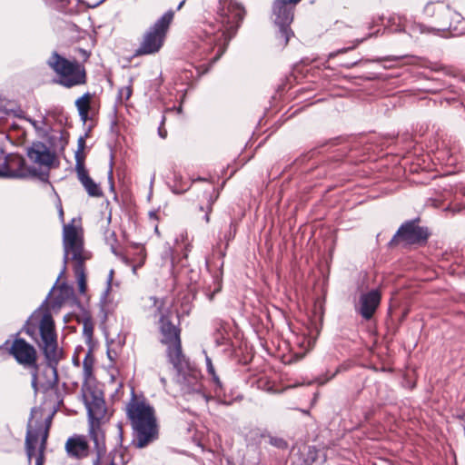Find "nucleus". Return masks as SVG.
I'll list each match as a JSON object with an SVG mask.
<instances>
[{"label":"nucleus","mask_w":465,"mask_h":465,"mask_svg":"<svg viewBox=\"0 0 465 465\" xmlns=\"http://www.w3.org/2000/svg\"><path fill=\"white\" fill-rule=\"evenodd\" d=\"M63 247L64 267L54 285L41 305L31 313L21 329V332H25L38 345L45 357V367L51 372V378L47 381V388H53L57 384V367L64 358L63 350L58 346L55 324L48 307V300L59 279L64 273L69 259L74 262V272L78 283L79 292L84 293L86 291L84 262L90 259V253L84 249L83 240L73 224L64 226Z\"/></svg>","instance_id":"nucleus-1"},{"label":"nucleus","mask_w":465,"mask_h":465,"mask_svg":"<svg viewBox=\"0 0 465 465\" xmlns=\"http://www.w3.org/2000/svg\"><path fill=\"white\" fill-rule=\"evenodd\" d=\"M151 306L154 309L153 316L159 317L158 325L161 342L167 346L169 362L176 371V382L187 400H196L207 403L209 397L203 391L199 371L192 367L182 351L180 328L172 318L169 309L163 307V301L154 296L149 297Z\"/></svg>","instance_id":"nucleus-2"},{"label":"nucleus","mask_w":465,"mask_h":465,"mask_svg":"<svg viewBox=\"0 0 465 465\" xmlns=\"http://www.w3.org/2000/svg\"><path fill=\"white\" fill-rule=\"evenodd\" d=\"M245 10L242 5L236 0H219L217 7L218 27L209 25L205 29V43L211 51L216 53L210 59V63L197 68L199 74H206L212 65L216 63L226 52L230 41L236 35L244 18Z\"/></svg>","instance_id":"nucleus-3"},{"label":"nucleus","mask_w":465,"mask_h":465,"mask_svg":"<svg viewBox=\"0 0 465 465\" xmlns=\"http://www.w3.org/2000/svg\"><path fill=\"white\" fill-rule=\"evenodd\" d=\"M126 413L133 429V444L136 448L143 449L157 439L158 430L152 406L144 401H132Z\"/></svg>","instance_id":"nucleus-4"},{"label":"nucleus","mask_w":465,"mask_h":465,"mask_svg":"<svg viewBox=\"0 0 465 465\" xmlns=\"http://www.w3.org/2000/svg\"><path fill=\"white\" fill-rule=\"evenodd\" d=\"M46 64L57 76L54 82L64 88H73L86 84L85 68L76 59H67L57 51H53L46 60Z\"/></svg>","instance_id":"nucleus-5"},{"label":"nucleus","mask_w":465,"mask_h":465,"mask_svg":"<svg viewBox=\"0 0 465 465\" xmlns=\"http://www.w3.org/2000/svg\"><path fill=\"white\" fill-rule=\"evenodd\" d=\"M38 412L36 408L31 410V417L27 425V431L25 436V453L27 457L28 465H44L45 462V450L46 448V440L48 437L49 427L52 422L54 412L45 420V428L41 435V442L36 450V445L39 438V430H33L31 427V420L35 414Z\"/></svg>","instance_id":"nucleus-6"},{"label":"nucleus","mask_w":465,"mask_h":465,"mask_svg":"<svg viewBox=\"0 0 465 465\" xmlns=\"http://www.w3.org/2000/svg\"><path fill=\"white\" fill-rule=\"evenodd\" d=\"M173 17L172 11L166 12L146 31L135 55L153 54L162 48Z\"/></svg>","instance_id":"nucleus-7"},{"label":"nucleus","mask_w":465,"mask_h":465,"mask_svg":"<svg viewBox=\"0 0 465 465\" xmlns=\"http://www.w3.org/2000/svg\"><path fill=\"white\" fill-rule=\"evenodd\" d=\"M301 0H275L272 6V12L275 16L274 23L278 27L276 39L278 45L284 48L293 36V32L290 27L293 20V10L295 5Z\"/></svg>","instance_id":"nucleus-8"},{"label":"nucleus","mask_w":465,"mask_h":465,"mask_svg":"<svg viewBox=\"0 0 465 465\" xmlns=\"http://www.w3.org/2000/svg\"><path fill=\"white\" fill-rule=\"evenodd\" d=\"M424 14L434 19L437 27L431 28L436 31H446L456 29L460 24L463 16L443 1L429 2L424 6Z\"/></svg>","instance_id":"nucleus-9"},{"label":"nucleus","mask_w":465,"mask_h":465,"mask_svg":"<svg viewBox=\"0 0 465 465\" xmlns=\"http://www.w3.org/2000/svg\"><path fill=\"white\" fill-rule=\"evenodd\" d=\"M4 154L0 148V155ZM35 175V169L26 167L25 158L17 153H7L0 157V178L25 179Z\"/></svg>","instance_id":"nucleus-10"},{"label":"nucleus","mask_w":465,"mask_h":465,"mask_svg":"<svg viewBox=\"0 0 465 465\" xmlns=\"http://www.w3.org/2000/svg\"><path fill=\"white\" fill-rule=\"evenodd\" d=\"M84 401L87 410L89 425L101 424L107 411L103 392L89 390L88 394L84 395Z\"/></svg>","instance_id":"nucleus-11"},{"label":"nucleus","mask_w":465,"mask_h":465,"mask_svg":"<svg viewBox=\"0 0 465 465\" xmlns=\"http://www.w3.org/2000/svg\"><path fill=\"white\" fill-rule=\"evenodd\" d=\"M15 361L31 369H38L37 352L35 348L23 338H16L9 350Z\"/></svg>","instance_id":"nucleus-12"},{"label":"nucleus","mask_w":465,"mask_h":465,"mask_svg":"<svg viewBox=\"0 0 465 465\" xmlns=\"http://www.w3.org/2000/svg\"><path fill=\"white\" fill-rule=\"evenodd\" d=\"M429 235L430 233L426 227L417 225L415 220L408 221L401 224L391 243L397 237L410 244L424 242L429 238Z\"/></svg>","instance_id":"nucleus-13"},{"label":"nucleus","mask_w":465,"mask_h":465,"mask_svg":"<svg viewBox=\"0 0 465 465\" xmlns=\"http://www.w3.org/2000/svg\"><path fill=\"white\" fill-rule=\"evenodd\" d=\"M381 300V294L377 289L362 292L355 310L363 319L370 320L379 307Z\"/></svg>","instance_id":"nucleus-14"},{"label":"nucleus","mask_w":465,"mask_h":465,"mask_svg":"<svg viewBox=\"0 0 465 465\" xmlns=\"http://www.w3.org/2000/svg\"><path fill=\"white\" fill-rule=\"evenodd\" d=\"M27 157L39 165L50 167L54 160V153L42 142H34L26 151Z\"/></svg>","instance_id":"nucleus-15"},{"label":"nucleus","mask_w":465,"mask_h":465,"mask_svg":"<svg viewBox=\"0 0 465 465\" xmlns=\"http://www.w3.org/2000/svg\"><path fill=\"white\" fill-rule=\"evenodd\" d=\"M66 452L70 457L82 459L88 456L89 446L84 436L70 437L65 443Z\"/></svg>","instance_id":"nucleus-16"},{"label":"nucleus","mask_w":465,"mask_h":465,"mask_svg":"<svg viewBox=\"0 0 465 465\" xmlns=\"http://www.w3.org/2000/svg\"><path fill=\"white\" fill-rule=\"evenodd\" d=\"M75 171L77 173L78 180L91 197H100L103 195V192L98 183H96L88 174L84 165L81 164L78 161V164H75Z\"/></svg>","instance_id":"nucleus-17"},{"label":"nucleus","mask_w":465,"mask_h":465,"mask_svg":"<svg viewBox=\"0 0 465 465\" xmlns=\"http://www.w3.org/2000/svg\"><path fill=\"white\" fill-rule=\"evenodd\" d=\"M89 435L94 441L96 450V459L94 460L93 465H99L101 457L106 451L104 433L101 428V424L89 425Z\"/></svg>","instance_id":"nucleus-18"},{"label":"nucleus","mask_w":465,"mask_h":465,"mask_svg":"<svg viewBox=\"0 0 465 465\" xmlns=\"http://www.w3.org/2000/svg\"><path fill=\"white\" fill-rule=\"evenodd\" d=\"M85 148V138L84 136H80L77 141V150L74 154L75 164H78V161L81 162L82 165H84V150Z\"/></svg>","instance_id":"nucleus-19"},{"label":"nucleus","mask_w":465,"mask_h":465,"mask_svg":"<svg viewBox=\"0 0 465 465\" xmlns=\"http://www.w3.org/2000/svg\"><path fill=\"white\" fill-rule=\"evenodd\" d=\"M91 98L92 94L89 92H86L81 97L76 99L75 106L77 111H81L82 109L89 110Z\"/></svg>","instance_id":"nucleus-20"},{"label":"nucleus","mask_w":465,"mask_h":465,"mask_svg":"<svg viewBox=\"0 0 465 465\" xmlns=\"http://www.w3.org/2000/svg\"><path fill=\"white\" fill-rule=\"evenodd\" d=\"M267 437H268L269 443L272 446H273L279 450H285L288 448V443L283 438L274 436L272 434H268Z\"/></svg>","instance_id":"nucleus-21"},{"label":"nucleus","mask_w":465,"mask_h":465,"mask_svg":"<svg viewBox=\"0 0 465 465\" xmlns=\"http://www.w3.org/2000/svg\"><path fill=\"white\" fill-rule=\"evenodd\" d=\"M46 3L52 6L53 8L63 12L67 13L69 11L67 5L69 4V0H46Z\"/></svg>","instance_id":"nucleus-22"},{"label":"nucleus","mask_w":465,"mask_h":465,"mask_svg":"<svg viewBox=\"0 0 465 465\" xmlns=\"http://www.w3.org/2000/svg\"><path fill=\"white\" fill-rule=\"evenodd\" d=\"M69 293V288L65 283H62L59 287V294L55 297L54 301V306H60L66 299Z\"/></svg>","instance_id":"nucleus-23"},{"label":"nucleus","mask_w":465,"mask_h":465,"mask_svg":"<svg viewBox=\"0 0 465 465\" xmlns=\"http://www.w3.org/2000/svg\"><path fill=\"white\" fill-rule=\"evenodd\" d=\"M401 30L407 32L411 36H412L416 32L424 33L430 29L423 25L413 24L410 29H408L407 25H404Z\"/></svg>","instance_id":"nucleus-24"},{"label":"nucleus","mask_w":465,"mask_h":465,"mask_svg":"<svg viewBox=\"0 0 465 465\" xmlns=\"http://www.w3.org/2000/svg\"><path fill=\"white\" fill-rule=\"evenodd\" d=\"M83 367L84 379L88 380L91 377L93 371V361L88 358V355L84 359Z\"/></svg>","instance_id":"nucleus-25"},{"label":"nucleus","mask_w":465,"mask_h":465,"mask_svg":"<svg viewBox=\"0 0 465 465\" xmlns=\"http://www.w3.org/2000/svg\"><path fill=\"white\" fill-rule=\"evenodd\" d=\"M133 90L132 86H124L119 89L118 94H117V100L122 102L123 99L128 100L132 95Z\"/></svg>","instance_id":"nucleus-26"},{"label":"nucleus","mask_w":465,"mask_h":465,"mask_svg":"<svg viewBox=\"0 0 465 465\" xmlns=\"http://www.w3.org/2000/svg\"><path fill=\"white\" fill-rule=\"evenodd\" d=\"M114 270L111 269L110 272H109V274H108V277H107V280H106V289L104 291L103 294H102V299L103 300H105L111 291V288H112V282H113V278H114Z\"/></svg>","instance_id":"nucleus-27"},{"label":"nucleus","mask_w":465,"mask_h":465,"mask_svg":"<svg viewBox=\"0 0 465 465\" xmlns=\"http://www.w3.org/2000/svg\"><path fill=\"white\" fill-rule=\"evenodd\" d=\"M364 39H360V40H356L355 42V45H352V46H350L348 48H341V49H339L335 52H331L329 54V58H333L335 57L336 55H338L339 54H343V53H346L347 51L349 50H352L353 48H355L359 44H361Z\"/></svg>","instance_id":"nucleus-28"},{"label":"nucleus","mask_w":465,"mask_h":465,"mask_svg":"<svg viewBox=\"0 0 465 465\" xmlns=\"http://www.w3.org/2000/svg\"><path fill=\"white\" fill-rule=\"evenodd\" d=\"M32 381L31 385L35 390V392L37 391V381H38V369H32L31 371Z\"/></svg>","instance_id":"nucleus-29"},{"label":"nucleus","mask_w":465,"mask_h":465,"mask_svg":"<svg viewBox=\"0 0 465 465\" xmlns=\"http://www.w3.org/2000/svg\"><path fill=\"white\" fill-rule=\"evenodd\" d=\"M205 361H206V368H207L208 373L210 375H214L215 370L213 365L212 360L208 355L205 356Z\"/></svg>","instance_id":"nucleus-30"},{"label":"nucleus","mask_w":465,"mask_h":465,"mask_svg":"<svg viewBox=\"0 0 465 465\" xmlns=\"http://www.w3.org/2000/svg\"><path fill=\"white\" fill-rule=\"evenodd\" d=\"M84 334L89 338L93 335V326L90 323L85 322L84 324Z\"/></svg>","instance_id":"nucleus-31"},{"label":"nucleus","mask_w":465,"mask_h":465,"mask_svg":"<svg viewBox=\"0 0 465 465\" xmlns=\"http://www.w3.org/2000/svg\"><path fill=\"white\" fill-rule=\"evenodd\" d=\"M88 112L89 110L86 109H82L81 111H78L79 116L84 123H85L87 120Z\"/></svg>","instance_id":"nucleus-32"},{"label":"nucleus","mask_w":465,"mask_h":465,"mask_svg":"<svg viewBox=\"0 0 465 465\" xmlns=\"http://www.w3.org/2000/svg\"><path fill=\"white\" fill-rule=\"evenodd\" d=\"M363 60L362 59H360V60H356L354 62H351V63H346L344 64H342L345 68L347 69H351L354 66H357L360 63H361Z\"/></svg>","instance_id":"nucleus-33"},{"label":"nucleus","mask_w":465,"mask_h":465,"mask_svg":"<svg viewBox=\"0 0 465 465\" xmlns=\"http://www.w3.org/2000/svg\"><path fill=\"white\" fill-rule=\"evenodd\" d=\"M338 371H339V369H337V371H335L331 376H330L329 378H326V379H324V380H322V378H319V379H318V383H319L320 385H323V384H325L328 381L331 380V379L336 375V373H337Z\"/></svg>","instance_id":"nucleus-34"},{"label":"nucleus","mask_w":465,"mask_h":465,"mask_svg":"<svg viewBox=\"0 0 465 465\" xmlns=\"http://www.w3.org/2000/svg\"><path fill=\"white\" fill-rule=\"evenodd\" d=\"M232 226H233V224L232 223L230 224V232H229L228 235H225V238L227 239V242H229L231 239H232L234 237V235H235V229H233V231H232Z\"/></svg>","instance_id":"nucleus-35"},{"label":"nucleus","mask_w":465,"mask_h":465,"mask_svg":"<svg viewBox=\"0 0 465 465\" xmlns=\"http://www.w3.org/2000/svg\"><path fill=\"white\" fill-rule=\"evenodd\" d=\"M212 376V379L213 381H214V383L216 384V386L219 388V389H222V382L218 377V375L216 374V372H214V375H211Z\"/></svg>","instance_id":"nucleus-36"},{"label":"nucleus","mask_w":465,"mask_h":465,"mask_svg":"<svg viewBox=\"0 0 465 465\" xmlns=\"http://www.w3.org/2000/svg\"><path fill=\"white\" fill-rule=\"evenodd\" d=\"M78 51L81 54V56L83 57L84 61H86L89 58V56H90L89 52H87L86 50L82 49V48H80Z\"/></svg>","instance_id":"nucleus-37"},{"label":"nucleus","mask_w":465,"mask_h":465,"mask_svg":"<svg viewBox=\"0 0 465 465\" xmlns=\"http://www.w3.org/2000/svg\"><path fill=\"white\" fill-rule=\"evenodd\" d=\"M108 180H109V183L111 184V188L113 189L114 188V183H113V166L112 165L110 166V170H109V173H108Z\"/></svg>","instance_id":"nucleus-38"},{"label":"nucleus","mask_w":465,"mask_h":465,"mask_svg":"<svg viewBox=\"0 0 465 465\" xmlns=\"http://www.w3.org/2000/svg\"><path fill=\"white\" fill-rule=\"evenodd\" d=\"M390 60V57H380L373 60H364L365 62H373V63H381L382 61Z\"/></svg>","instance_id":"nucleus-39"},{"label":"nucleus","mask_w":465,"mask_h":465,"mask_svg":"<svg viewBox=\"0 0 465 465\" xmlns=\"http://www.w3.org/2000/svg\"><path fill=\"white\" fill-rule=\"evenodd\" d=\"M158 134L161 138L164 139L166 138L167 136V132L166 130L163 129L162 127H159L158 129Z\"/></svg>","instance_id":"nucleus-40"},{"label":"nucleus","mask_w":465,"mask_h":465,"mask_svg":"<svg viewBox=\"0 0 465 465\" xmlns=\"http://www.w3.org/2000/svg\"><path fill=\"white\" fill-rule=\"evenodd\" d=\"M160 381H161V383H162L163 386H165V385H166V379H165L164 377H161V378H160Z\"/></svg>","instance_id":"nucleus-41"},{"label":"nucleus","mask_w":465,"mask_h":465,"mask_svg":"<svg viewBox=\"0 0 465 465\" xmlns=\"http://www.w3.org/2000/svg\"><path fill=\"white\" fill-rule=\"evenodd\" d=\"M184 3H185V0H183V1L178 5L177 9H178V10H179V9H181V8H182V6L184 5Z\"/></svg>","instance_id":"nucleus-42"},{"label":"nucleus","mask_w":465,"mask_h":465,"mask_svg":"<svg viewBox=\"0 0 465 465\" xmlns=\"http://www.w3.org/2000/svg\"><path fill=\"white\" fill-rule=\"evenodd\" d=\"M104 1V0H101V1L97 2L96 4H94V5H91V7H96V6H98L100 4H102Z\"/></svg>","instance_id":"nucleus-43"},{"label":"nucleus","mask_w":465,"mask_h":465,"mask_svg":"<svg viewBox=\"0 0 465 465\" xmlns=\"http://www.w3.org/2000/svg\"><path fill=\"white\" fill-rule=\"evenodd\" d=\"M204 219H205V221H206V222H209V214H208V213H206V214L204 215Z\"/></svg>","instance_id":"nucleus-44"},{"label":"nucleus","mask_w":465,"mask_h":465,"mask_svg":"<svg viewBox=\"0 0 465 465\" xmlns=\"http://www.w3.org/2000/svg\"><path fill=\"white\" fill-rule=\"evenodd\" d=\"M153 180H154V174L153 175V177H152V179H151V184H153Z\"/></svg>","instance_id":"nucleus-45"},{"label":"nucleus","mask_w":465,"mask_h":465,"mask_svg":"<svg viewBox=\"0 0 465 465\" xmlns=\"http://www.w3.org/2000/svg\"><path fill=\"white\" fill-rule=\"evenodd\" d=\"M110 465H114V461H113V460L111 461Z\"/></svg>","instance_id":"nucleus-46"}]
</instances>
